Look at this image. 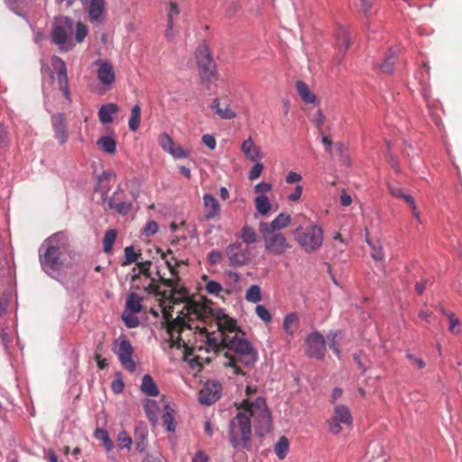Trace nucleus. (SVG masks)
<instances>
[{
  "label": "nucleus",
  "instance_id": "nucleus-1",
  "mask_svg": "<svg viewBox=\"0 0 462 462\" xmlns=\"http://www.w3.org/2000/svg\"><path fill=\"white\" fill-rule=\"evenodd\" d=\"M216 311L204 304L188 302L186 312L180 311L177 318L173 319L167 326L169 335V346L171 348H184L183 359L190 364L191 367H201L200 357L193 356L196 349L207 351L211 349L208 342L200 336V332L213 335L216 330L210 331L215 327Z\"/></svg>",
  "mask_w": 462,
  "mask_h": 462
},
{
  "label": "nucleus",
  "instance_id": "nucleus-2",
  "mask_svg": "<svg viewBox=\"0 0 462 462\" xmlns=\"http://www.w3.org/2000/svg\"><path fill=\"white\" fill-rule=\"evenodd\" d=\"M215 327L217 330L213 335L200 332V336L205 338L212 351H225V366L232 367L236 374L244 375L245 373L237 363L253 365L257 360V351L245 338V333L237 327L236 321L220 310L216 311Z\"/></svg>",
  "mask_w": 462,
  "mask_h": 462
},
{
  "label": "nucleus",
  "instance_id": "nucleus-3",
  "mask_svg": "<svg viewBox=\"0 0 462 462\" xmlns=\"http://www.w3.org/2000/svg\"><path fill=\"white\" fill-rule=\"evenodd\" d=\"M242 407L245 411L236 414L231 420L229 427L230 442L235 448L242 442L246 443L251 439V417L254 419L256 423L254 427L257 434L263 436L272 429L271 411L267 408L263 398L259 397L253 402L244 400Z\"/></svg>",
  "mask_w": 462,
  "mask_h": 462
},
{
  "label": "nucleus",
  "instance_id": "nucleus-4",
  "mask_svg": "<svg viewBox=\"0 0 462 462\" xmlns=\"http://www.w3.org/2000/svg\"><path fill=\"white\" fill-rule=\"evenodd\" d=\"M295 240L305 252H315L322 245L323 229L318 225H311L305 230L297 228Z\"/></svg>",
  "mask_w": 462,
  "mask_h": 462
},
{
  "label": "nucleus",
  "instance_id": "nucleus-5",
  "mask_svg": "<svg viewBox=\"0 0 462 462\" xmlns=\"http://www.w3.org/2000/svg\"><path fill=\"white\" fill-rule=\"evenodd\" d=\"M196 59L202 83L210 85L216 80L217 71L209 50L206 45H200L197 49Z\"/></svg>",
  "mask_w": 462,
  "mask_h": 462
},
{
  "label": "nucleus",
  "instance_id": "nucleus-6",
  "mask_svg": "<svg viewBox=\"0 0 462 462\" xmlns=\"http://www.w3.org/2000/svg\"><path fill=\"white\" fill-rule=\"evenodd\" d=\"M353 418L347 406L337 404L334 407V412L328 420V431L333 435H338L343 428L342 425L352 426Z\"/></svg>",
  "mask_w": 462,
  "mask_h": 462
},
{
  "label": "nucleus",
  "instance_id": "nucleus-7",
  "mask_svg": "<svg viewBox=\"0 0 462 462\" xmlns=\"http://www.w3.org/2000/svg\"><path fill=\"white\" fill-rule=\"evenodd\" d=\"M45 247L43 254H40L41 264L45 272L56 271L61 265L60 249L51 244V237L46 239L42 245Z\"/></svg>",
  "mask_w": 462,
  "mask_h": 462
},
{
  "label": "nucleus",
  "instance_id": "nucleus-8",
  "mask_svg": "<svg viewBox=\"0 0 462 462\" xmlns=\"http://www.w3.org/2000/svg\"><path fill=\"white\" fill-rule=\"evenodd\" d=\"M148 290L150 292H152L156 295H161L163 299L169 300L171 303L177 304L179 302H193L192 300H189V292L188 291L181 287L178 288L177 285H175L172 289L160 291V287L158 284L155 283L154 280L152 279L148 286ZM186 310V307H184Z\"/></svg>",
  "mask_w": 462,
  "mask_h": 462
},
{
  "label": "nucleus",
  "instance_id": "nucleus-9",
  "mask_svg": "<svg viewBox=\"0 0 462 462\" xmlns=\"http://www.w3.org/2000/svg\"><path fill=\"white\" fill-rule=\"evenodd\" d=\"M225 255L228 264L233 267L244 266L250 262V252L240 242H235L227 245Z\"/></svg>",
  "mask_w": 462,
  "mask_h": 462
},
{
  "label": "nucleus",
  "instance_id": "nucleus-10",
  "mask_svg": "<svg viewBox=\"0 0 462 462\" xmlns=\"http://www.w3.org/2000/svg\"><path fill=\"white\" fill-rule=\"evenodd\" d=\"M265 244V249L275 255H282L290 248L286 237L278 232H261Z\"/></svg>",
  "mask_w": 462,
  "mask_h": 462
},
{
  "label": "nucleus",
  "instance_id": "nucleus-11",
  "mask_svg": "<svg viewBox=\"0 0 462 462\" xmlns=\"http://www.w3.org/2000/svg\"><path fill=\"white\" fill-rule=\"evenodd\" d=\"M73 31V22L68 17H60L55 20L51 32L52 42L57 45L68 42L69 35Z\"/></svg>",
  "mask_w": 462,
  "mask_h": 462
},
{
  "label": "nucleus",
  "instance_id": "nucleus-12",
  "mask_svg": "<svg viewBox=\"0 0 462 462\" xmlns=\"http://www.w3.org/2000/svg\"><path fill=\"white\" fill-rule=\"evenodd\" d=\"M118 342V348L116 351L118 359L120 360L122 365L125 369L134 372L136 368V365L133 360V353L134 347L132 346L129 339L125 337H120V338L116 342Z\"/></svg>",
  "mask_w": 462,
  "mask_h": 462
},
{
  "label": "nucleus",
  "instance_id": "nucleus-13",
  "mask_svg": "<svg viewBox=\"0 0 462 462\" xmlns=\"http://www.w3.org/2000/svg\"><path fill=\"white\" fill-rule=\"evenodd\" d=\"M51 65L57 72V81L59 88L62 92L64 97L70 103L71 95L69 88V79L67 75L66 63L62 59L54 56L51 59Z\"/></svg>",
  "mask_w": 462,
  "mask_h": 462
},
{
  "label": "nucleus",
  "instance_id": "nucleus-14",
  "mask_svg": "<svg viewBox=\"0 0 462 462\" xmlns=\"http://www.w3.org/2000/svg\"><path fill=\"white\" fill-rule=\"evenodd\" d=\"M307 354L309 356L322 359L326 354L325 337L319 332L310 333L307 339Z\"/></svg>",
  "mask_w": 462,
  "mask_h": 462
},
{
  "label": "nucleus",
  "instance_id": "nucleus-15",
  "mask_svg": "<svg viewBox=\"0 0 462 462\" xmlns=\"http://www.w3.org/2000/svg\"><path fill=\"white\" fill-rule=\"evenodd\" d=\"M97 65V77L100 84L109 89L116 81V72L113 64L107 60L99 59L96 61Z\"/></svg>",
  "mask_w": 462,
  "mask_h": 462
},
{
  "label": "nucleus",
  "instance_id": "nucleus-16",
  "mask_svg": "<svg viewBox=\"0 0 462 462\" xmlns=\"http://www.w3.org/2000/svg\"><path fill=\"white\" fill-rule=\"evenodd\" d=\"M222 386L216 381H208L199 393V402L211 405L221 396Z\"/></svg>",
  "mask_w": 462,
  "mask_h": 462
},
{
  "label": "nucleus",
  "instance_id": "nucleus-17",
  "mask_svg": "<svg viewBox=\"0 0 462 462\" xmlns=\"http://www.w3.org/2000/svg\"><path fill=\"white\" fill-rule=\"evenodd\" d=\"M51 126L54 132V137L58 143L62 145L69 140V132L66 123V117L63 113H57L51 116Z\"/></svg>",
  "mask_w": 462,
  "mask_h": 462
},
{
  "label": "nucleus",
  "instance_id": "nucleus-18",
  "mask_svg": "<svg viewBox=\"0 0 462 462\" xmlns=\"http://www.w3.org/2000/svg\"><path fill=\"white\" fill-rule=\"evenodd\" d=\"M291 216L285 213L279 214L272 222H261L259 225L260 232H276L285 228L291 223Z\"/></svg>",
  "mask_w": 462,
  "mask_h": 462
},
{
  "label": "nucleus",
  "instance_id": "nucleus-19",
  "mask_svg": "<svg viewBox=\"0 0 462 462\" xmlns=\"http://www.w3.org/2000/svg\"><path fill=\"white\" fill-rule=\"evenodd\" d=\"M203 203L205 208L204 218L206 220L214 219L219 217L221 207L217 199L211 194H204Z\"/></svg>",
  "mask_w": 462,
  "mask_h": 462
},
{
  "label": "nucleus",
  "instance_id": "nucleus-20",
  "mask_svg": "<svg viewBox=\"0 0 462 462\" xmlns=\"http://www.w3.org/2000/svg\"><path fill=\"white\" fill-rule=\"evenodd\" d=\"M210 108L221 118L230 120L236 117V113L230 108L228 103H221L219 98H215L212 101Z\"/></svg>",
  "mask_w": 462,
  "mask_h": 462
},
{
  "label": "nucleus",
  "instance_id": "nucleus-21",
  "mask_svg": "<svg viewBox=\"0 0 462 462\" xmlns=\"http://www.w3.org/2000/svg\"><path fill=\"white\" fill-rule=\"evenodd\" d=\"M83 5H88V12L91 21H97L105 8V0H80Z\"/></svg>",
  "mask_w": 462,
  "mask_h": 462
},
{
  "label": "nucleus",
  "instance_id": "nucleus-22",
  "mask_svg": "<svg viewBox=\"0 0 462 462\" xmlns=\"http://www.w3.org/2000/svg\"><path fill=\"white\" fill-rule=\"evenodd\" d=\"M241 149L244 155L252 162H257L261 158L260 149L251 137L243 142Z\"/></svg>",
  "mask_w": 462,
  "mask_h": 462
},
{
  "label": "nucleus",
  "instance_id": "nucleus-23",
  "mask_svg": "<svg viewBox=\"0 0 462 462\" xmlns=\"http://www.w3.org/2000/svg\"><path fill=\"white\" fill-rule=\"evenodd\" d=\"M119 107L116 104L108 103L103 105L98 110V119L102 124H110L113 122V116L116 114Z\"/></svg>",
  "mask_w": 462,
  "mask_h": 462
},
{
  "label": "nucleus",
  "instance_id": "nucleus-24",
  "mask_svg": "<svg viewBox=\"0 0 462 462\" xmlns=\"http://www.w3.org/2000/svg\"><path fill=\"white\" fill-rule=\"evenodd\" d=\"M336 40L338 51L343 56L350 45V38L347 30L344 27H339L336 32Z\"/></svg>",
  "mask_w": 462,
  "mask_h": 462
},
{
  "label": "nucleus",
  "instance_id": "nucleus-25",
  "mask_svg": "<svg viewBox=\"0 0 462 462\" xmlns=\"http://www.w3.org/2000/svg\"><path fill=\"white\" fill-rule=\"evenodd\" d=\"M398 60L397 52L394 50H390L384 60L378 64V68L384 74H392L393 72L394 64Z\"/></svg>",
  "mask_w": 462,
  "mask_h": 462
},
{
  "label": "nucleus",
  "instance_id": "nucleus-26",
  "mask_svg": "<svg viewBox=\"0 0 462 462\" xmlns=\"http://www.w3.org/2000/svg\"><path fill=\"white\" fill-rule=\"evenodd\" d=\"M172 254L171 249L167 250L166 253L162 252V258L165 260V263L170 270L172 276H177L178 270L177 267L180 265H188V260H177L174 256L170 259L167 258V254Z\"/></svg>",
  "mask_w": 462,
  "mask_h": 462
},
{
  "label": "nucleus",
  "instance_id": "nucleus-27",
  "mask_svg": "<svg viewBox=\"0 0 462 462\" xmlns=\"http://www.w3.org/2000/svg\"><path fill=\"white\" fill-rule=\"evenodd\" d=\"M141 390L148 396L155 397L159 394L158 387L150 374H145L142 379Z\"/></svg>",
  "mask_w": 462,
  "mask_h": 462
},
{
  "label": "nucleus",
  "instance_id": "nucleus-28",
  "mask_svg": "<svg viewBox=\"0 0 462 462\" xmlns=\"http://www.w3.org/2000/svg\"><path fill=\"white\" fill-rule=\"evenodd\" d=\"M296 89L300 98L307 104H313L316 100L315 95L310 90L308 85L303 81L296 82Z\"/></svg>",
  "mask_w": 462,
  "mask_h": 462
},
{
  "label": "nucleus",
  "instance_id": "nucleus-29",
  "mask_svg": "<svg viewBox=\"0 0 462 462\" xmlns=\"http://www.w3.org/2000/svg\"><path fill=\"white\" fill-rule=\"evenodd\" d=\"M97 144L106 153L114 154L116 152V141L113 137L102 136L97 140Z\"/></svg>",
  "mask_w": 462,
  "mask_h": 462
},
{
  "label": "nucleus",
  "instance_id": "nucleus-30",
  "mask_svg": "<svg viewBox=\"0 0 462 462\" xmlns=\"http://www.w3.org/2000/svg\"><path fill=\"white\" fill-rule=\"evenodd\" d=\"M108 207L120 215H127L133 208L131 202H119L114 197L109 199Z\"/></svg>",
  "mask_w": 462,
  "mask_h": 462
},
{
  "label": "nucleus",
  "instance_id": "nucleus-31",
  "mask_svg": "<svg viewBox=\"0 0 462 462\" xmlns=\"http://www.w3.org/2000/svg\"><path fill=\"white\" fill-rule=\"evenodd\" d=\"M142 298L134 292L128 295L126 299V309L132 313H139L142 310Z\"/></svg>",
  "mask_w": 462,
  "mask_h": 462
},
{
  "label": "nucleus",
  "instance_id": "nucleus-32",
  "mask_svg": "<svg viewBox=\"0 0 462 462\" xmlns=\"http://www.w3.org/2000/svg\"><path fill=\"white\" fill-rule=\"evenodd\" d=\"M141 124V106L135 105L131 110V116L128 121L129 129L135 132L139 129Z\"/></svg>",
  "mask_w": 462,
  "mask_h": 462
},
{
  "label": "nucleus",
  "instance_id": "nucleus-33",
  "mask_svg": "<svg viewBox=\"0 0 462 462\" xmlns=\"http://www.w3.org/2000/svg\"><path fill=\"white\" fill-rule=\"evenodd\" d=\"M299 318L296 313H290L285 316L282 323V327L286 333L292 336L296 330Z\"/></svg>",
  "mask_w": 462,
  "mask_h": 462
},
{
  "label": "nucleus",
  "instance_id": "nucleus-34",
  "mask_svg": "<svg viewBox=\"0 0 462 462\" xmlns=\"http://www.w3.org/2000/svg\"><path fill=\"white\" fill-rule=\"evenodd\" d=\"M255 208L261 215H267L271 210V203L265 195H259L254 199Z\"/></svg>",
  "mask_w": 462,
  "mask_h": 462
},
{
  "label": "nucleus",
  "instance_id": "nucleus-35",
  "mask_svg": "<svg viewBox=\"0 0 462 462\" xmlns=\"http://www.w3.org/2000/svg\"><path fill=\"white\" fill-rule=\"evenodd\" d=\"M117 236V231L116 229H109L106 231L103 238L104 252L109 254L113 250V245Z\"/></svg>",
  "mask_w": 462,
  "mask_h": 462
},
{
  "label": "nucleus",
  "instance_id": "nucleus-36",
  "mask_svg": "<svg viewBox=\"0 0 462 462\" xmlns=\"http://www.w3.org/2000/svg\"><path fill=\"white\" fill-rule=\"evenodd\" d=\"M289 449L288 439L284 436L281 437L274 447V451L280 459H283Z\"/></svg>",
  "mask_w": 462,
  "mask_h": 462
},
{
  "label": "nucleus",
  "instance_id": "nucleus-37",
  "mask_svg": "<svg viewBox=\"0 0 462 462\" xmlns=\"http://www.w3.org/2000/svg\"><path fill=\"white\" fill-rule=\"evenodd\" d=\"M162 423L166 426V430L170 432L175 430V423L173 417V410L169 405L165 406V412L162 415Z\"/></svg>",
  "mask_w": 462,
  "mask_h": 462
},
{
  "label": "nucleus",
  "instance_id": "nucleus-38",
  "mask_svg": "<svg viewBox=\"0 0 462 462\" xmlns=\"http://www.w3.org/2000/svg\"><path fill=\"white\" fill-rule=\"evenodd\" d=\"M94 436L96 439H100L103 442V446L106 451L112 450L114 448L113 441L110 439L108 433L105 430H96Z\"/></svg>",
  "mask_w": 462,
  "mask_h": 462
},
{
  "label": "nucleus",
  "instance_id": "nucleus-39",
  "mask_svg": "<svg viewBox=\"0 0 462 462\" xmlns=\"http://www.w3.org/2000/svg\"><path fill=\"white\" fill-rule=\"evenodd\" d=\"M241 238L244 243L250 245L257 241V235L253 227L245 226L241 230Z\"/></svg>",
  "mask_w": 462,
  "mask_h": 462
},
{
  "label": "nucleus",
  "instance_id": "nucleus-40",
  "mask_svg": "<svg viewBox=\"0 0 462 462\" xmlns=\"http://www.w3.org/2000/svg\"><path fill=\"white\" fill-rule=\"evenodd\" d=\"M245 299L253 303H256L262 300L261 289L258 285H251L246 291Z\"/></svg>",
  "mask_w": 462,
  "mask_h": 462
},
{
  "label": "nucleus",
  "instance_id": "nucleus-41",
  "mask_svg": "<svg viewBox=\"0 0 462 462\" xmlns=\"http://www.w3.org/2000/svg\"><path fill=\"white\" fill-rule=\"evenodd\" d=\"M339 335L340 331H331L327 336V338L329 342V347L333 350V352L338 358L340 357V350L337 346V338Z\"/></svg>",
  "mask_w": 462,
  "mask_h": 462
},
{
  "label": "nucleus",
  "instance_id": "nucleus-42",
  "mask_svg": "<svg viewBox=\"0 0 462 462\" xmlns=\"http://www.w3.org/2000/svg\"><path fill=\"white\" fill-rule=\"evenodd\" d=\"M168 152L176 159L187 158L189 155V151L184 150L180 145L174 143Z\"/></svg>",
  "mask_w": 462,
  "mask_h": 462
},
{
  "label": "nucleus",
  "instance_id": "nucleus-43",
  "mask_svg": "<svg viewBox=\"0 0 462 462\" xmlns=\"http://www.w3.org/2000/svg\"><path fill=\"white\" fill-rule=\"evenodd\" d=\"M118 447L119 448H127L130 449L132 446V439L128 435L126 431H121L117 436Z\"/></svg>",
  "mask_w": 462,
  "mask_h": 462
},
{
  "label": "nucleus",
  "instance_id": "nucleus-44",
  "mask_svg": "<svg viewBox=\"0 0 462 462\" xmlns=\"http://www.w3.org/2000/svg\"><path fill=\"white\" fill-rule=\"evenodd\" d=\"M158 142L161 147L167 152L175 143L172 138L166 133H162L159 135Z\"/></svg>",
  "mask_w": 462,
  "mask_h": 462
},
{
  "label": "nucleus",
  "instance_id": "nucleus-45",
  "mask_svg": "<svg viewBox=\"0 0 462 462\" xmlns=\"http://www.w3.org/2000/svg\"><path fill=\"white\" fill-rule=\"evenodd\" d=\"M88 35V28L87 26L81 23L78 22L76 23V32H75V40L77 42H82L86 36Z\"/></svg>",
  "mask_w": 462,
  "mask_h": 462
},
{
  "label": "nucleus",
  "instance_id": "nucleus-46",
  "mask_svg": "<svg viewBox=\"0 0 462 462\" xmlns=\"http://www.w3.org/2000/svg\"><path fill=\"white\" fill-rule=\"evenodd\" d=\"M445 314L449 319V331L452 332L453 334H458L460 332L459 319L452 312H447Z\"/></svg>",
  "mask_w": 462,
  "mask_h": 462
},
{
  "label": "nucleus",
  "instance_id": "nucleus-47",
  "mask_svg": "<svg viewBox=\"0 0 462 462\" xmlns=\"http://www.w3.org/2000/svg\"><path fill=\"white\" fill-rule=\"evenodd\" d=\"M139 256H140V254L134 252L133 246L125 247V261L124 264H130V263L136 262L138 260Z\"/></svg>",
  "mask_w": 462,
  "mask_h": 462
},
{
  "label": "nucleus",
  "instance_id": "nucleus-48",
  "mask_svg": "<svg viewBox=\"0 0 462 462\" xmlns=\"http://www.w3.org/2000/svg\"><path fill=\"white\" fill-rule=\"evenodd\" d=\"M159 226L156 221H149L142 229V234L147 237L157 233Z\"/></svg>",
  "mask_w": 462,
  "mask_h": 462
},
{
  "label": "nucleus",
  "instance_id": "nucleus-49",
  "mask_svg": "<svg viewBox=\"0 0 462 462\" xmlns=\"http://www.w3.org/2000/svg\"><path fill=\"white\" fill-rule=\"evenodd\" d=\"M257 316L265 323L272 320V315L270 311L263 305H257L255 308Z\"/></svg>",
  "mask_w": 462,
  "mask_h": 462
},
{
  "label": "nucleus",
  "instance_id": "nucleus-50",
  "mask_svg": "<svg viewBox=\"0 0 462 462\" xmlns=\"http://www.w3.org/2000/svg\"><path fill=\"white\" fill-rule=\"evenodd\" d=\"M134 313L122 315V319L125 321V325L129 328H134L139 326V319L134 315Z\"/></svg>",
  "mask_w": 462,
  "mask_h": 462
},
{
  "label": "nucleus",
  "instance_id": "nucleus-51",
  "mask_svg": "<svg viewBox=\"0 0 462 462\" xmlns=\"http://www.w3.org/2000/svg\"><path fill=\"white\" fill-rule=\"evenodd\" d=\"M371 256L375 261H382L384 257L383 246L380 243L374 244L371 246Z\"/></svg>",
  "mask_w": 462,
  "mask_h": 462
},
{
  "label": "nucleus",
  "instance_id": "nucleus-52",
  "mask_svg": "<svg viewBox=\"0 0 462 462\" xmlns=\"http://www.w3.org/2000/svg\"><path fill=\"white\" fill-rule=\"evenodd\" d=\"M256 163L252 167L249 171L248 178L253 180L260 177L263 172V165L261 162H255Z\"/></svg>",
  "mask_w": 462,
  "mask_h": 462
},
{
  "label": "nucleus",
  "instance_id": "nucleus-53",
  "mask_svg": "<svg viewBox=\"0 0 462 462\" xmlns=\"http://www.w3.org/2000/svg\"><path fill=\"white\" fill-rule=\"evenodd\" d=\"M206 290L210 294H218L222 291V286L217 282L209 281L206 284Z\"/></svg>",
  "mask_w": 462,
  "mask_h": 462
},
{
  "label": "nucleus",
  "instance_id": "nucleus-54",
  "mask_svg": "<svg viewBox=\"0 0 462 462\" xmlns=\"http://www.w3.org/2000/svg\"><path fill=\"white\" fill-rule=\"evenodd\" d=\"M254 189L255 193H257L259 195H264L267 192L271 191L272 185L270 183L263 181V182L256 184L254 186Z\"/></svg>",
  "mask_w": 462,
  "mask_h": 462
},
{
  "label": "nucleus",
  "instance_id": "nucleus-55",
  "mask_svg": "<svg viewBox=\"0 0 462 462\" xmlns=\"http://www.w3.org/2000/svg\"><path fill=\"white\" fill-rule=\"evenodd\" d=\"M302 191H303V187L300 184H298L294 189L288 195V199L290 201H298L301 195H302Z\"/></svg>",
  "mask_w": 462,
  "mask_h": 462
},
{
  "label": "nucleus",
  "instance_id": "nucleus-56",
  "mask_svg": "<svg viewBox=\"0 0 462 462\" xmlns=\"http://www.w3.org/2000/svg\"><path fill=\"white\" fill-rule=\"evenodd\" d=\"M151 264L152 263H151L150 261H145V262L138 263H137V267L139 269L140 273L143 274L147 278H150V276H151V273H150Z\"/></svg>",
  "mask_w": 462,
  "mask_h": 462
},
{
  "label": "nucleus",
  "instance_id": "nucleus-57",
  "mask_svg": "<svg viewBox=\"0 0 462 462\" xmlns=\"http://www.w3.org/2000/svg\"><path fill=\"white\" fill-rule=\"evenodd\" d=\"M222 258V253L217 250H212L208 255V260L211 265H216Z\"/></svg>",
  "mask_w": 462,
  "mask_h": 462
},
{
  "label": "nucleus",
  "instance_id": "nucleus-58",
  "mask_svg": "<svg viewBox=\"0 0 462 462\" xmlns=\"http://www.w3.org/2000/svg\"><path fill=\"white\" fill-rule=\"evenodd\" d=\"M301 180H302V176L300 173H297L296 171H289L285 178V181L288 184L298 183Z\"/></svg>",
  "mask_w": 462,
  "mask_h": 462
},
{
  "label": "nucleus",
  "instance_id": "nucleus-59",
  "mask_svg": "<svg viewBox=\"0 0 462 462\" xmlns=\"http://www.w3.org/2000/svg\"><path fill=\"white\" fill-rule=\"evenodd\" d=\"M180 278L179 276H172V278H163V277H160V281L162 282V284L169 287L170 289H172L175 285H177L178 282H179Z\"/></svg>",
  "mask_w": 462,
  "mask_h": 462
},
{
  "label": "nucleus",
  "instance_id": "nucleus-60",
  "mask_svg": "<svg viewBox=\"0 0 462 462\" xmlns=\"http://www.w3.org/2000/svg\"><path fill=\"white\" fill-rule=\"evenodd\" d=\"M202 142L210 150H214L216 148L217 143H216V139L213 135L204 134L202 136Z\"/></svg>",
  "mask_w": 462,
  "mask_h": 462
},
{
  "label": "nucleus",
  "instance_id": "nucleus-61",
  "mask_svg": "<svg viewBox=\"0 0 462 462\" xmlns=\"http://www.w3.org/2000/svg\"><path fill=\"white\" fill-rule=\"evenodd\" d=\"M406 356L408 359L412 361L418 369H423L426 366V363L421 358L416 357L409 352L406 354Z\"/></svg>",
  "mask_w": 462,
  "mask_h": 462
},
{
  "label": "nucleus",
  "instance_id": "nucleus-62",
  "mask_svg": "<svg viewBox=\"0 0 462 462\" xmlns=\"http://www.w3.org/2000/svg\"><path fill=\"white\" fill-rule=\"evenodd\" d=\"M175 35L176 33L173 30V22L168 21L167 29L165 32V38L171 42L174 40Z\"/></svg>",
  "mask_w": 462,
  "mask_h": 462
},
{
  "label": "nucleus",
  "instance_id": "nucleus-63",
  "mask_svg": "<svg viewBox=\"0 0 462 462\" xmlns=\"http://www.w3.org/2000/svg\"><path fill=\"white\" fill-rule=\"evenodd\" d=\"M179 13H180V11H179L178 5L175 3L171 2L170 3V10H169V14H168V21L173 22V17L175 15H178Z\"/></svg>",
  "mask_w": 462,
  "mask_h": 462
},
{
  "label": "nucleus",
  "instance_id": "nucleus-64",
  "mask_svg": "<svg viewBox=\"0 0 462 462\" xmlns=\"http://www.w3.org/2000/svg\"><path fill=\"white\" fill-rule=\"evenodd\" d=\"M388 189H389L391 195L393 197L402 198L404 196V193L400 187H394V186L389 185Z\"/></svg>",
  "mask_w": 462,
  "mask_h": 462
}]
</instances>
